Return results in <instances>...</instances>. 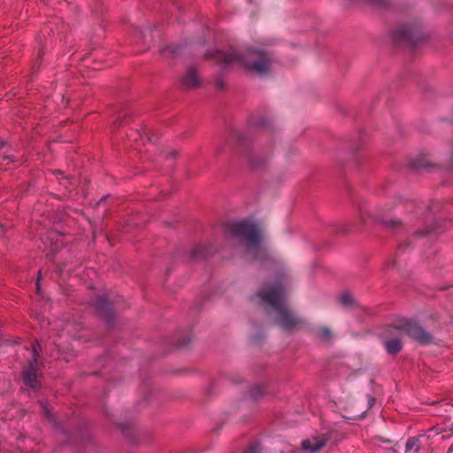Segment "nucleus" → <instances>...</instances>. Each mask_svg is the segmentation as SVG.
Instances as JSON below:
<instances>
[{
    "instance_id": "obj_1",
    "label": "nucleus",
    "mask_w": 453,
    "mask_h": 453,
    "mask_svg": "<svg viewBox=\"0 0 453 453\" xmlns=\"http://www.w3.org/2000/svg\"><path fill=\"white\" fill-rule=\"evenodd\" d=\"M395 208L403 210L406 212L413 213L418 219L419 216L424 215V210L428 213L429 207L423 204V203H417L414 201L403 200L397 198L394 205L390 206H378L374 210H371L368 203L365 200H361L357 203L359 224L353 222L341 224L336 226V234H348L357 232L365 226L368 219H371L374 224L380 226L381 228L392 232L401 229L403 226V220L391 217L390 212Z\"/></svg>"
},
{
    "instance_id": "obj_2",
    "label": "nucleus",
    "mask_w": 453,
    "mask_h": 453,
    "mask_svg": "<svg viewBox=\"0 0 453 453\" xmlns=\"http://www.w3.org/2000/svg\"><path fill=\"white\" fill-rule=\"evenodd\" d=\"M204 58H212L225 67L231 65H240L249 72L259 75L267 74L273 63L271 55L266 51L250 50L244 53H240L232 47L226 51L217 50L213 52H207Z\"/></svg>"
},
{
    "instance_id": "obj_3",
    "label": "nucleus",
    "mask_w": 453,
    "mask_h": 453,
    "mask_svg": "<svg viewBox=\"0 0 453 453\" xmlns=\"http://www.w3.org/2000/svg\"><path fill=\"white\" fill-rule=\"evenodd\" d=\"M223 232L226 236L237 239L246 248L261 242L258 226L249 219L225 223Z\"/></svg>"
},
{
    "instance_id": "obj_4",
    "label": "nucleus",
    "mask_w": 453,
    "mask_h": 453,
    "mask_svg": "<svg viewBox=\"0 0 453 453\" xmlns=\"http://www.w3.org/2000/svg\"><path fill=\"white\" fill-rule=\"evenodd\" d=\"M391 37L395 44L409 45L412 48L427 38L420 25L417 23L401 26L391 32Z\"/></svg>"
},
{
    "instance_id": "obj_5",
    "label": "nucleus",
    "mask_w": 453,
    "mask_h": 453,
    "mask_svg": "<svg viewBox=\"0 0 453 453\" xmlns=\"http://www.w3.org/2000/svg\"><path fill=\"white\" fill-rule=\"evenodd\" d=\"M116 303V298L108 294L96 295L92 301V306L97 315L105 321L109 328L114 326Z\"/></svg>"
},
{
    "instance_id": "obj_6",
    "label": "nucleus",
    "mask_w": 453,
    "mask_h": 453,
    "mask_svg": "<svg viewBox=\"0 0 453 453\" xmlns=\"http://www.w3.org/2000/svg\"><path fill=\"white\" fill-rule=\"evenodd\" d=\"M396 326L401 333L404 332L410 338L421 345H428L433 342V335L413 320L404 319Z\"/></svg>"
},
{
    "instance_id": "obj_7",
    "label": "nucleus",
    "mask_w": 453,
    "mask_h": 453,
    "mask_svg": "<svg viewBox=\"0 0 453 453\" xmlns=\"http://www.w3.org/2000/svg\"><path fill=\"white\" fill-rule=\"evenodd\" d=\"M380 338L388 355L396 356L403 349L402 334L396 326H387Z\"/></svg>"
},
{
    "instance_id": "obj_8",
    "label": "nucleus",
    "mask_w": 453,
    "mask_h": 453,
    "mask_svg": "<svg viewBox=\"0 0 453 453\" xmlns=\"http://www.w3.org/2000/svg\"><path fill=\"white\" fill-rule=\"evenodd\" d=\"M232 136L236 139V142L240 146L244 147L245 149H248L249 145L252 143V139L243 132L233 130ZM268 158L269 155L261 156L257 152L247 150V160L253 168H260L264 166Z\"/></svg>"
},
{
    "instance_id": "obj_9",
    "label": "nucleus",
    "mask_w": 453,
    "mask_h": 453,
    "mask_svg": "<svg viewBox=\"0 0 453 453\" xmlns=\"http://www.w3.org/2000/svg\"><path fill=\"white\" fill-rule=\"evenodd\" d=\"M276 324L285 331L291 332L294 330L301 329L305 325V321L303 319L297 317L286 305L276 311Z\"/></svg>"
},
{
    "instance_id": "obj_10",
    "label": "nucleus",
    "mask_w": 453,
    "mask_h": 453,
    "mask_svg": "<svg viewBox=\"0 0 453 453\" xmlns=\"http://www.w3.org/2000/svg\"><path fill=\"white\" fill-rule=\"evenodd\" d=\"M285 291L282 287H273L268 290L259 291L258 296L265 303L271 304L275 311L284 306L283 298Z\"/></svg>"
},
{
    "instance_id": "obj_11",
    "label": "nucleus",
    "mask_w": 453,
    "mask_h": 453,
    "mask_svg": "<svg viewBox=\"0 0 453 453\" xmlns=\"http://www.w3.org/2000/svg\"><path fill=\"white\" fill-rule=\"evenodd\" d=\"M34 363L35 361H28L27 365L21 371V377L27 387L36 390L40 388V381L38 380L39 365H35Z\"/></svg>"
},
{
    "instance_id": "obj_12",
    "label": "nucleus",
    "mask_w": 453,
    "mask_h": 453,
    "mask_svg": "<svg viewBox=\"0 0 453 453\" xmlns=\"http://www.w3.org/2000/svg\"><path fill=\"white\" fill-rule=\"evenodd\" d=\"M327 441V435L324 434L321 436L303 440L301 443V448L304 451L314 453L321 449L326 445Z\"/></svg>"
},
{
    "instance_id": "obj_13",
    "label": "nucleus",
    "mask_w": 453,
    "mask_h": 453,
    "mask_svg": "<svg viewBox=\"0 0 453 453\" xmlns=\"http://www.w3.org/2000/svg\"><path fill=\"white\" fill-rule=\"evenodd\" d=\"M216 249L209 243H198L190 251L189 258L191 260L203 259L209 256L213 255Z\"/></svg>"
},
{
    "instance_id": "obj_14",
    "label": "nucleus",
    "mask_w": 453,
    "mask_h": 453,
    "mask_svg": "<svg viewBox=\"0 0 453 453\" xmlns=\"http://www.w3.org/2000/svg\"><path fill=\"white\" fill-rule=\"evenodd\" d=\"M200 85V79L195 67H190L180 80V86L183 89L196 88Z\"/></svg>"
},
{
    "instance_id": "obj_15",
    "label": "nucleus",
    "mask_w": 453,
    "mask_h": 453,
    "mask_svg": "<svg viewBox=\"0 0 453 453\" xmlns=\"http://www.w3.org/2000/svg\"><path fill=\"white\" fill-rule=\"evenodd\" d=\"M246 249L247 251L251 255L253 260H257L261 263H266L271 260V257L267 249L262 246L260 242L257 244L250 245V248Z\"/></svg>"
},
{
    "instance_id": "obj_16",
    "label": "nucleus",
    "mask_w": 453,
    "mask_h": 453,
    "mask_svg": "<svg viewBox=\"0 0 453 453\" xmlns=\"http://www.w3.org/2000/svg\"><path fill=\"white\" fill-rule=\"evenodd\" d=\"M440 231H442V230L441 229L439 222L436 220V221H434L429 226H426L425 227H423L421 229H417V230L413 231L411 233V235L416 238H423L430 234L438 233Z\"/></svg>"
},
{
    "instance_id": "obj_17",
    "label": "nucleus",
    "mask_w": 453,
    "mask_h": 453,
    "mask_svg": "<svg viewBox=\"0 0 453 453\" xmlns=\"http://www.w3.org/2000/svg\"><path fill=\"white\" fill-rule=\"evenodd\" d=\"M409 167L412 170L428 169L434 167V165L425 156H420L410 160Z\"/></svg>"
},
{
    "instance_id": "obj_18",
    "label": "nucleus",
    "mask_w": 453,
    "mask_h": 453,
    "mask_svg": "<svg viewBox=\"0 0 453 453\" xmlns=\"http://www.w3.org/2000/svg\"><path fill=\"white\" fill-rule=\"evenodd\" d=\"M251 126L261 128H268L271 126V120L265 116H251L250 119Z\"/></svg>"
},
{
    "instance_id": "obj_19",
    "label": "nucleus",
    "mask_w": 453,
    "mask_h": 453,
    "mask_svg": "<svg viewBox=\"0 0 453 453\" xmlns=\"http://www.w3.org/2000/svg\"><path fill=\"white\" fill-rule=\"evenodd\" d=\"M7 144L4 140L0 137V151L4 150ZM6 150L4 151L3 155H0V165H9L16 161V158L12 155H6Z\"/></svg>"
},
{
    "instance_id": "obj_20",
    "label": "nucleus",
    "mask_w": 453,
    "mask_h": 453,
    "mask_svg": "<svg viewBox=\"0 0 453 453\" xmlns=\"http://www.w3.org/2000/svg\"><path fill=\"white\" fill-rule=\"evenodd\" d=\"M422 436H412L410 437L405 444V453H408L411 450H414L415 452L418 451L421 445H420V438Z\"/></svg>"
},
{
    "instance_id": "obj_21",
    "label": "nucleus",
    "mask_w": 453,
    "mask_h": 453,
    "mask_svg": "<svg viewBox=\"0 0 453 453\" xmlns=\"http://www.w3.org/2000/svg\"><path fill=\"white\" fill-rule=\"evenodd\" d=\"M181 46L178 44L165 45L160 48V53L164 56L175 57L180 51Z\"/></svg>"
},
{
    "instance_id": "obj_22",
    "label": "nucleus",
    "mask_w": 453,
    "mask_h": 453,
    "mask_svg": "<svg viewBox=\"0 0 453 453\" xmlns=\"http://www.w3.org/2000/svg\"><path fill=\"white\" fill-rule=\"evenodd\" d=\"M130 116V113L127 110H121L118 112L116 119L112 124L113 129L119 128L122 125L125 124L126 119Z\"/></svg>"
},
{
    "instance_id": "obj_23",
    "label": "nucleus",
    "mask_w": 453,
    "mask_h": 453,
    "mask_svg": "<svg viewBox=\"0 0 453 453\" xmlns=\"http://www.w3.org/2000/svg\"><path fill=\"white\" fill-rule=\"evenodd\" d=\"M54 175L60 180V184L64 185L66 188H70L73 184V176H65L63 172L60 170L54 171Z\"/></svg>"
},
{
    "instance_id": "obj_24",
    "label": "nucleus",
    "mask_w": 453,
    "mask_h": 453,
    "mask_svg": "<svg viewBox=\"0 0 453 453\" xmlns=\"http://www.w3.org/2000/svg\"><path fill=\"white\" fill-rule=\"evenodd\" d=\"M42 346L38 341L32 343V358L29 361H35V365H39L38 360L42 354Z\"/></svg>"
},
{
    "instance_id": "obj_25",
    "label": "nucleus",
    "mask_w": 453,
    "mask_h": 453,
    "mask_svg": "<svg viewBox=\"0 0 453 453\" xmlns=\"http://www.w3.org/2000/svg\"><path fill=\"white\" fill-rule=\"evenodd\" d=\"M318 337L324 341L328 342L332 338V332L328 327H321L317 332Z\"/></svg>"
},
{
    "instance_id": "obj_26",
    "label": "nucleus",
    "mask_w": 453,
    "mask_h": 453,
    "mask_svg": "<svg viewBox=\"0 0 453 453\" xmlns=\"http://www.w3.org/2000/svg\"><path fill=\"white\" fill-rule=\"evenodd\" d=\"M341 303L345 307H350L354 304L355 301L350 293L345 292L340 297Z\"/></svg>"
},
{
    "instance_id": "obj_27",
    "label": "nucleus",
    "mask_w": 453,
    "mask_h": 453,
    "mask_svg": "<svg viewBox=\"0 0 453 453\" xmlns=\"http://www.w3.org/2000/svg\"><path fill=\"white\" fill-rule=\"evenodd\" d=\"M265 394L264 388L261 386H253L250 389V395L251 398L257 400Z\"/></svg>"
},
{
    "instance_id": "obj_28",
    "label": "nucleus",
    "mask_w": 453,
    "mask_h": 453,
    "mask_svg": "<svg viewBox=\"0 0 453 453\" xmlns=\"http://www.w3.org/2000/svg\"><path fill=\"white\" fill-rule=\"evenodd\" d=\"M137 133L141 138H142L144 135L146 139L151 142H156L157 140L152 132L146 127H142V129L141 131H137Z\"/></svg>"
},
{
    "instance_id": "obj_29",
    "label": "nucleus",
    "mask_w": 453,
    "mask_h": 453,
    "mask_svg": "<svg viewBox=\"0 0 453 453\" xmlns=\"http://www.w3.org/2000/svg\"><path fill=\"white\" fill-rule=\"evenodd\" d=\"M42 411L43 416L50 421L54 422L57 425L54 415L51 413L50 410L44 403L41 404Z\"/></svg>"
},
{
    "instance_id": "obj_30",
    "label": "nucleus",
    "mask_w": 453,
    "mask_h": 453,
    "mask_svg": "<svg viewBox=\"0 0 453 453\" xmlns=\"http://www.w3.org/2000/svg\"><path fill=\"white\" fill-rule=\"evenodd\" d=\"M261 447L259 442L254 441L250 443L244 450L243 453H260Z\"/></svg>"
},
{
    "instance_id": "obj_31",
    "label": "nucleus",
    "mask_w": 453,
    "mask_h": 453,
    "mask_svg": "<svg viewBox=\"0 0 453 453\" xmlns=\"http://www.w3.org/2000/svg\"><path fill=\"white\" fill-rule=\"evenodd\" d=\"M215 86L217 89L223 90L226 88V81L222 76H218L215 80Z\"/></svg>"
},
{
    "instance_id": "obj_32",
    "label": "nucleus",
    "mask_w": 453,
    "mask_h": 453,
    "mask_svg": "<svg viewBox=\"0 0 453 453\" xmlns=\"http://www.w3.org/2000/svg\"><path fill=\"white\" fill-rule=\"evenodd\" d=\"M410 246H411V242L409 240H405L403 242L398 244L397 251L403 252Z\"/></svg>"
},
{
    "instance_id": "obj_33",
    "label": "nucleus",
    "mask_w": 453,
    "mask_h": 453,
    "mask_svg": "<svg viewBox=\"0 0 453 453\" xmlns=\"http://www.w3.org/2000/svg\"><path fill=\"white\" fill-rule=\"evenodd\" d=\"M190 342H191V338L189 336H187L184 338L183 341H178L176 343V346L178 348H182V347L188 345Z\"/></svg>"
},
{
    "instance_id": "obj_34",
    "label": "nucleus",
    "mask_w": 453,
    "mask_h": 453,
    "mask_svg": "<svg viewBox=\"0 0 453 453\" xmlns=\"http://www.w3.org/2000/svg\"><path fill=\"white\" fill-rule=\"evenodd\" d=\"M448 168L449 170H453V142H452L451 151H450V155H449Z\"/></svg>"
},
{
    "instance_id": "obj_35",
    "label": "nucleus",
    "mask_w": 453,
    "mask_h": 453,
    "mask_svg": "<svg viewBox=\"0 0 453 453\" xmlns=\"http://www.w3.org/2000/svg\"><path fill=\"white\" fill-rule=\"evenodd\" d=\"M374 440L379 441H381V442H383V443H388V444H391V443H392V441H391V440H389V439H384V438H382V437H380V436H376V437L374 438Z\"/></svg>"
},
{
    "instance_id": "obj_36",
    "label": "nucleus",
    "mask_w": 453,
    "mask_h": 453,
    "mask_svg": "<svg viewBox=\"0 0 453 453\" xmlns=\"http://www.w3.org/2000/svg\"><path fill=\"white\" fill-rule=\"evenodd\" d=\"M59 236H60V234H58L57 232L52 231V232H50V233L48 234V235H47V239H50V240H52L53 238H55V237H59Z\"/></svg>"
},
{
    "instance_id": "obj_37",
    "label": "nucleus",
    "mask_w": 453,
    "mask_h": 453,
    "mask_svg": "<svg viewBox=\"0 0 453 453\" xmlns=\"http://www.w3.org/2000/svg\"><path fill=\"white\" fill-rule=\"evenodd\" d=\"M390 265H392V266H395V259H393V260L390 262V264H389V263H386V264H385V265H384V268H385V269H388Z\"/></svg>"
},
{
    "instance_id": "obj_38",
    "label": "nucleus",
    "mask_w": 453,
    "mask_h": 453,
    "mask_svg": "<svg viewBox=\"0 0 453 453\" xmlns=\"http://www.w3.org/2000/svg\"><path fill=\"white\" fill-rule=\"evenodd\" d=\"M170 156L173 157V159H175L176 157H177V151L176 150H173L171 153H170Z\"/></svg>"
},
{
    "instance_id": "obj_39",
    "label": "nucleus",
    "mask_w": 453,
    "mask_h": 453,
    "mask_svg": "<svg viewBox=\"0 0 453 453\" xmlns=\"http://www.w3.org/2000/svg\"><path fill=\"white\" fill-rule=\"evenodd\" d=\"M40 275H41V271L38 272V279H37V283H36V287H37L38 290L40 288V285H39Z\"/></svg>"
},
{
    "instance_id": "obj_40",
    "label": "nucleus",
    "mask_w": 453,
    "mask_h": 453,
    "mask_svg": "<svg viewBox=\"0 0 453 453\" xmlns=\"http://www.w3.org/2000/svg\"><path fill=\"white\" fill-rule=\"evenodd\" d=\"M4 342V338H3V335L0 334V346L3 344Z\"/></svg>"
},
{
    "instance_id": "obj_41",
    "label": "nucleus",
    "mask_w": 453,
    "mask_h": 453,
    "mask_svg": "<svg viewBox=\"0 0 453 453\" xmlns=\"http://www.w3.org/2000/svg\"><path fill=\"white\" fill-rule=\"evenodd\" d=\"M107 197H108V196H103V197L101 198L100 202H102V201L105 200Z\"/></svg>"
},
{
    "instance_id": "obj_42",
    "label": "nucleus",
    "mask_w": 453,
    "mask_h": 453,
    "mask_svg": "<svg viewBox=\"0 0 453 453\" xmlns=\"http://www.w3.org/2000/svg\"><path fill=\"white\" fill-rule=\"evenodd\" d=\"M42 50H40V51H39V58H41V57H42Z\"/></svg>"
}]
</instances>
